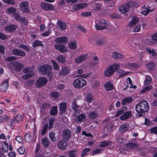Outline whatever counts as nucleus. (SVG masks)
<instances>
[{"instance_id":"f257e3e1","label":"nucleus","mask_w":157,"mask_h":157,"mask_svg":"<svg viewBox=\"0 0 157 157\" xmlns=\"http://www.w3.org/2000/svg\"><path fill=\"white\" fill-rule=\"evenodd\" d=\"M141 64L136 63H130L126 64H119L116 63L108 67L104 72V75L106 77H109L112 75L115 71L121 66L123 68L131 69L132 68L137 67H140Z\"/></svg>"},{"instance_id":"f03ea898","label":"nucleus","mask_w":157,"mask_h":157,"mask_svg":"<svg viewBox=\"0 0 157 157\" xmlns=\"http://www.w3.org/2000/svg\"><path fill=\"white\" fill-rule=\"evenodd\" d=\"M149 108L148 103L145 101H142L136 106L135 109L139 116H143Z\"/></svg>"},{"instance_id":"7ed1b4c3","label":"nucleus","mask_w":157,"mask_h":157,"mask_svg":"<svg viewBox=\"0 0 157 157\" xmlns=\"http://www.w3.org/2000/svg\"><path fill=\"white\" fill-rule=\"evenodd\" d=\"M52 69V67L50 65H44L40 67L39 71L42 75H47L50 78V80L52 77V75L51 72Z\"/></svg>"},{"instance_id":"20e7f679","label":"nucleus","mask_w":157,"mask_h":157,"mask_svg":"<svg viewBox=\"0 0 157 157\" xmlns=\"http://www.w3.org/2000/svg\"><path fill=\"white\" fill-rule=\"evenodd\" d=\"M86 81L82 78H78L75 80L73 82L74 87L77 89H81L86 85Z\"/></svg>"},{"instance_id":"39448f33","label":"nucleus","mask_w":157,"mask_h":157,"mask_svg":"<svg viewBox=\"0 0 157 157\" xmlns=\"http://www.w3.org/2000/svg\"><path fill=\"white\" fill-rule=\"evenodd\" d=\"M48 81L47 79L45 78H40L36 82L35 86L37 88L41 87L46 85Z\"/></svg>"},{"instance_id":"423d86ee","label":"nucleus","mask_w":157,"mask_h":157,"mask_svg":"<svg viewBox=\"0 0 157 157\" xmlns=\"http://www.w3.org/2000/svg\"><path fill=\"white\" fill-rule=\"evenodd\" d=\"M16 9L13 7H10L6 10L7 12L9 13H14L13 16L15 19L17 20H20V16L19 13H14L16 12Z\"/></svg>"},{"instance_id":"0eeeda50","label":"nucleus","mask_w":157,"mask_h":157,"mask_svg":"<svg viewBox=\"0 0 157 157\" xmlns=\"http://www.w3.org/2000/svg\"><path fill=\"white\" fill-rule=\"evenodd\" d=\"M87 55L82 54L78 56L75 59V62L77 64H80L85 61L87 58Z\"/></svg>"},{"instance_id":"6e6552de","label":"nucleus","mask_w":157,"mask_h":157,"mask_svg":"<svg viewBox=\"0 0 157 157\" xmlns=\"http://www.w3.org/2000/svg\"><path fill=\"white\" fill-rule=\"evenodd\" d=\"M106 21L105 20H101L100 21L99 24L96 25V29L97 30H102L106 29Z\"/></svg>"},{"instance_id":"1a4fd4ad","label":"nucleus","mask_w":157,"mask_h":157,"mask_svg":"<svg viewBox=\"0 0 157 157\" xmlns=\"http://www.w3.org/2000/svg\"><path fill=\"white\" fill-rule=\"evenodd\" d=\"M29 3L27 2H24L21 4V10L24 13H28L30 11V9L28 6Z\"/></svg>"},{"instance_id":"9d476101","label":"nucleus","mask_w":157,"mask_h":157,"mask_svg":"<svg viewBox=\"0 0 157 157\" xmlns=\"http://www.w3.org/2000/svg\"><path fill=\"white\" fill-rule=\"evenodd\" d=\"M40 6L42 9L46 10H52L54 8L52 5L46 2L41 3Z\"/></svg>"},{"instance_id":"9b49d317","label":"nucleus","mask_w":157,"mask_h":157,"mask_svg":"<svg viewBox=\"0 0 157 157\" xmlns=\"http://www.w3.org/2000/svg\"><path fill=\"white\" fill-rule=\"evenodd\" d=\"M130 9V6L128 4H125L120 6L119 10L120 12L122 13L127 12Z\"/></svg>"},{"instance_id":"f8f14e48","label":"nucleus","mask_w":157,"mask_h":157,"mask_svg":"<svg viewBox=\"0 0 157 157\" xmlns=\"http://www.w3.org/2000/svg\"><path fill=\"white\" fill-rule=\"evenodd\" d=\"M54 47L56 49L59 50L62 53L66 52L68 50L67 48L63 45L56 44L54 45Z\"/></svg>"},{"instance_id":"ddd939ff","label":"nucleus","mask_w":157,"mask_h":157,"mask_svg":"<svg viewBox=\"0 0 157 157\" xmlns=\"http://www.w3.org/2000/svg\"><path fill=\"white\" fill-rule=\"evenodd\" d=\"M71 136L70 131L68 129H66L63 131V136L64 139L68 140L69 139Z\"/></svg>"},{"instance_id":"4468645a","label":"nucleus","mask_w":157,"mask_h":157,"mask_svg":"<svg viewBox=\"0 0 157 157\" xmlns=\"http://www.w3.org/2000/svg\"><path fill=\"white\" fill-rule=\"evenodd\" d=\"M9 80L7 79L5 81H4L1 87V90L2 92L5 91L8 89L9 86L8 82Z\"/></svg>"},{"instance_id":"2eb2a0df","label":"nucleus","mask_w":157,"mask_h":157,"mask_svg":"<svg viewBox=\"0 0 157 157\" xmlns=\"http://www.w3.org/2000/svg\"><path fill=\"white\" fill-rule=\"evenodd\" d=\"M132 113L130 111H128L125 112L120 117V119L122 121H125L131 117Z\"/></svg>"},{"instance_id":"dca6fc26","label":"nucleus","mask_w":157,"mask_h":157,"mask_svg":"<svg viewBox=\"0 0 157 157\" xmlns=\"http://www.w3.org/2000/svg\"><path fill=\"white\" fill-rule=\"evenodd\" d=\"M67 103L66 102H62L59 104V110L61 113L65 112L67 109Z\"/></svg>"},{"instance_id":"f3484780","label":"nucleus","mask_w":157,"mask_h":157,"mask_svg":"<svg viewBox=\"0 0 157 157\" xmlns=\"http://www.w3.org/2000/svg\"><path fill=\"white\" fill-rule=\"evenodd\" d=\"M57 43H66L68 41V39L66 37L57 38L55 40Z\"/></svg>"},{"instance_id":"a211bd4d","label":"nucleus","mask_w":157,"mask_h":157,"mask_svg":"<svg viewBox=\"0 0 157 157\" xmlns=\"http://www.w3.org/2000/svg\"><path fill=\"white\" fill-rule=\"evenodd\" d=\"M104 88L107 91H110L114 89L113 84L109 81L106 82L104 85Z\"/></svg>"},{"instance_id":"6ab92c4d","label":"nucleus","mask_w":157,"mask_h":157,"mask_svg":"<svg viewBox=\"0 0 157 157\" xmlns=\"http://www.w3.org/2000/svg\"><path fill=\"white\" fill-rule=\"evenodd\" d=\"M70 71L68 67H64L61 68L60 71L59 73V75H64L68 74Z\"/></svg>"},{"instance_id":"aec40b11","label":"nucleus","mask_w":157,"mask_h":157,"mask_svg":"<svg viewBox=\"0 0 157 157\" xmlns=\"http://www.w3.org/2000/svg\"><path fill=\"white\" fill-rule=\"evenodd\" d=\"M67 145L65 141L62 140L59 141L58 143V147L61 149L65 150L66 148Z\"/></svg>"},{"instance_id":"412c9836","label":"nucleus","mask_w":157,"mask_h":157,"mask_svg":"<svg viewBox=\"0 0 157 157\" xmlns=\"http://www.w3.org/2000/svg\"><path fill=\"white\" fill-rule=\"evenodd\" d=\"M73 108L75 112L74 113V116L75 117L77 116L78 114L80 113V111L78 109L79 107V106L74 102L73 103Z\"/></svg>"},{"instance_id":"4be33fe9","label":"nucleus","mask_w":157,"mask_h":157,"mask_svg":"<svg viewBox=\"0 0 157 157\" xmlns=\"http://www.w3.org/2000/svg\"><path fill=\"white\" fill-rule=\"evenodd\" d=\"M139 22V18L137 17H132V21L129 22V26L130 27H132Z\"/></svg>"},{"instance_id":"5701e85b","label":"nucleus","mask_w":157,"mask_h":157,"mask_svg":"<svg viewBox=\"0 0 157 157\" xmlns=\"http://www.w3.org/2000/svg\"><path fill=\"white\" fill-rule=\"evenodd\" d=\"M17 28V27L15 25H10L6 26L5 30L8 32L11 33L14 31Z\"/></svg>"},{"instance_id":"b1692460","label":"nucleus","mask_w":157,"mask_h":157,"mask_svg":"<svg viewBox=\"0 0 157 157\" xmlns=\"http://www.w3.org/2000/svg\"><path fill=\"white\" fill-rule=\"evenodd\" d=\"M87 6V5L86 3H83L74 5L73 6V8L75 10H77L86 7Z\"/></svg>"},{"instance_id":"393cba45","label":"nucleus","mask_w":157,"mask_h":157,"mask_svg":"<svg viewBox=\"0 0 157 157\" xmlns=\"http://www.w3.org/2000/svg\"><path fill=\"white\" fill-rule=\"evenodd\" d=\"M138 147V145L135 143H131L126 144V147L128 150L136 148Z\"/></svg>"},{"instance_id":"a878e982","label":"nucleus","mask_w":157,"mask_h":157,"mask_svg":"<svg viewBox=\"0 0 157 157\" xmlns=\"http://www.w3.org/2000/svg\"><path fill=\"white\" fill-rule=\"evenodd\" d=\"M155 64L154 62H150L146 64V67L149 70H152L154 69Z\"/></svg>"},{"instance_id":"bb28decb","label":"nucleus","mask_w":157,"mask_h":157,"mask_svg":"<svg viewBox=\"0 0 157 157\" xmlns=\"http://www.w3.org/2000/svg\"><path fill=\"white\" fill-rule=\"evenodd\" d=\"M57 25L59 27L61 30H65L66 28V24L62 21H59L57 22Z\"/></svg>"},{"instance_id":"cd10ccee","label":"nucleus","mask_w":157,"mask_h":157,"mask_svg":"<svg viewBox=\"0 0 157 157\" xmlns=\"http://www.w3.org/2000/svg\"><path fill=\"white\" fill-rule=\"evenodd\" d=\"M132 100V98L131 97L126 98L123 99L122 101V104L123 105H126L127 104L129 103Z\"/></svg>"},{"instance_id":"c85d7f7f","label":"nucleus","mask_w":157,"mask_h":157,"mask_svg":"<svg viewBox=\"0 0 157 157\" xmlns=\"http://www.w3.org/2000/svg\"><path fill=\"white\" fill-rule=\"evenodd\" d=\"M68 47L71 49H74L77 47L76 43L75 41H71L68 43Z\"/></svg>"},{"instance_id":"c756f323","label":"nucleus","mask_w":157,"mask_h":157,"mask_svg":"<svg viewBox=\"0 0 157 157\" xmlns=\"http://www.w3.org/2000/svg\"><path fill=\"white\" fill-rule=\"evenodd\" d=\"M112 57L113 58L115 59H118L123 58V56L122 54L117 52H114L112 55Z\"/></svg>"},{"instance_id":"7c9ffc66","label":"nucleus","mask_w":157,"mask_h":157,"mask_svg":"<svg viewBox=\"0 0 157 157\" xmlns=\"http://www.w3.org/2000/svg\"><path fill=\"white\" fill-rule=\"evenodd\" d=\"M25 140L26 142L28 143L32 141V136L29 133H26L24 136Z\"/></svg>"},{"instance_id":"2f4dec72","label":"nucleus","mask_w":157,"mask_h":157,"mask_svg":"<svg viewBox=\"0 0 157 157\" xmlns=\"http://www.w3.org/2000/svg\"><path fill=\"white\" fill-rule=\"evenodd\" d=\"M149 11V10L148 9L147 7H146L145 6H143L142 7L141 12L142 14H143L144 16H146L148 13Z\"/></svg>"},{"instance_id":"473e14b6","label":"nucleus","mask_w":157,"mask_h":157,"mask_svg":"<svg viewBox=\"0 0 157 157\" xmlns=\"http://www.w3.org/2000/svg\"><path fill=\"white\" fill-rule=\"evenodd\" d=\"M42 145L45 147H47L49 145V140L47 138H43L41 141Z\"/></svg>"},{"instance_id":"72a5a7b5","label":"nucleus","mask_w":157,"mask_h":157,"mask_svg":"<svg viewBox=\"0 0 157 157\" xmlns=\"http://www.w3.org/2000/svg\"><path fill=\"white\" fill-rule=\"evenodd\" d=\"M126 82H127V85L130 84V87L131 88H133L134 89H135L136 88V86H133L132 84V80L130 78L128 77L126 79Z\"/></svg>"},{"instance_id":"f704fd0d","label":"nucleus","mask_w":157,"mask_h":157,"mask_svg":"<svg viewBox=\"0 0 157 157\" xmlns=\"http://www.w3.org/2000/svg\"><path fill=\"white\" fill-rule=\"evenodd\" d=\"M86 118V115L84 114H82L79 115L77 117L78 121L82 122L84 121Z\"/></svg>"},{"instance_id":"c9c22d12","label":"nucleus","mask_w":157,"mask_h":157,"mask_svg":"<svg viewBox=\"0 0 157 157\" xmlns=\"http://www.w3.org/2000/svg\"><path fill=\"white\" fill-rule=\"evenodd\" d=\"M146 51L150 54H151L153 56H155L157 55L156 52L153 49H151L149 48H146Z\"/></svg>"},{"instance_id":"e433bc0d","label":"nucleus","mask_w":157,"mask_h":157,"mask_svg":"<svg viewBox=\"0 0 157 157\" xmlns=\"http://www.w3.org/2000/svg\"><path fill=\"white\" fill-rule=\"evenodd\" d=\"M111 142L108 141H102L100 145V147H103L110 145Z\"/></svg>"},{"instance_id":"4c0bfd02","label":"nucleus","mask_w":157,"mask_h":157,"mask_svg":"<svg viewBox=\"0 0 157 157\" xmlns=\"http://www.w3.org/2000/svg\"><path fill=\"white\" fill-rule=\"evenodd\" d=\"M58 112V108L57 106H53L52 108L50 113L52 115H55Z\"/></svg>"},{"instance_id":"58836bf2","label":"nucleus","mask_w":157,"mask_h":157,"mask_svg":"<svg viewBox=\"0 0 157 157\" xmlns=\"http://www.w3.org/2000/svg\"><path fill=\"white\" fill-rule=\"evenodd\" d=\"M34 67H25L23 69V71L25 73H33V71Z\"/></svg>"},{"instance_id":"ea45409f","label":"nucleus","mask_w":157,"mask_h":157,"mask_svg":"<svg viewBox=\"0 0 157 157\" xmlns=\"http://www.w3.org/2000/svg\"><path fill=\"white\" fill-rule=\"evenodd\" d=\"M57 60L58 61L62 63H64L66 62V58L63 56H58L57 58Z\"/></svg>"},{"instance_id":"a19ab883","label":"nucleus","mask_w":157,"mask_h":157,"mask_svg":"<svg viewBox=\"0 0 157 157\" xmlns=\"http://www.w3.org/2000/svg\"><path fill=\"white\" fill-rule=\"evenodd\" d=\"M12 66L15 68V70L17 71L20 70V64L16 62H13L12 63Z\"/></svg>"},{"instance_id":"79ce46f5","label":"nucleus","mask_w":157,"mask_h":157,"mask_svg":"<svg viewBox=\"0 0 157 157\" xmlns=\"http://www.w3.org/2000/svg\"><path fill=\"white\" fill-rule=\"evenodd\" d=\"M98 116L97 113L92 111L89 114V117L90 119H94L97 118Z\"/></svg>"},{"instance_id":"37998d69","label":"nucleus","mask_w":157,"mask_h":157,"mask_svg":"<svg viewBox=\"0 0 157 157\" xmlns=\"http://www.w3.org/2000/svg\"><path fill=\"white\" fill-rule=\"evenodd\" d=\"M128 125L126 124H124L121 125L119 129V131L123 132L127 130L128 128Z\"/></svg>"},{"instance_id":"c03bdc74","label":"nucleus","mask_w":157,"mask_h":157,"mask_svg":"<svg viewBox=\"0 0 157 157\" xmlns=\"http://www.w3.org/2000/svg\"><path fill=\"white\" fill-rule=\"evenodd\" d=\"M151 82V78L150 76H147L144 81L145 85L150 84Z\"/></svg>"},{"instance_id":"a18cd8bd","label":"nucleus","mask_w":157,"mask_h":157,"mask_svg":"<svg viewBox=\"0 0 157 157\" xmlns=\"http://www.w3.org/2000/svg\"><path fill=\"white\" fill-rule=\"evenodd\" d=\"M152 88V86L151 85H149L145 87L143 89L140 91V92L142 94H144L146 91L151 89Z\"/></svg>"},{"instance_id":"49530a36","label":"nucleus","mask_w":157,"mask_h":157,"mask_svg":"<svg viewBox=\"0 0 157 157\" xmlns=\"http://www.w3.org/2000/svg\"><path fill=\"white\" fill-rule=\"evenodd\" d=\"M49 137L52 142H54L56 140V137L55 136V133L52 132H51L49 133Z\"/></svg>"},{"instance_id":"de8ad7c7","label":"nucleus","mask_w":157,"mask_h":157,"mask_svg":"<svg viewBox=\"0 0 157 157\" xmlns=\"http://www.w3.org/2000/svg\"><path fill=\"white\" fill-rule=\"evenodd\" d=\"M48 127V124H46L44 125L43 128L42 130L41 134L42 135H44L47 131Z\"/></svg>"},{"instance_id":"09e8293b","label":"nucleus","mask_w":157,"mask_h":157,"mask_svg":"<svg viewBox=\"0 0 157 157\" xmlns=\"http://www.w3.org/2000/svg\"><path fill=\"white\" fill-rule=\"evenodd\" d=\"M59 93L56 92H53L51 94V96L54 99H56L59 97Z\"/></svg>"},{"instance_id":"8fccbe9b","label":"nucleus","mask_w":157,"mask_h":157,"mask_svg":"<svg viewBox=\"0 0 157 157\" xmlns=\"http://www.w3.org/2000/svg\"><path fill=\"white\" fill-rule=\"evenodd\" d=\"M91 149L90 148H86L83 149L81 154V156L83 157L85 156L87 153V152L89 151Z\"/></svg>"},{"instance_id":"3c124183","label":"nucleus","mask_w":157,"mask_h":157,"mask_svg":"<svg viewBox=\"0 0 157 157\" xmlns=\"http://www.w3.org/2000/svg\"><path fill=\"white\" fill-rule=\"evenodd\" d=\"M55 121V119L54 118L52 117V118L49 121V128H48L51 129L53 127V124L54 122Z\"/></svg>"},{"instance_id":"603ef678","label":"nucleus","mask_w":157,"mask_h":157,"mask_svg":"<svg viewBox=\"0 0 157 157\" xmlns=\"http://www.w3.org/2000/svg\"><path fill=\"white\" fill-rule=\"evenodd\" d=\"M51 62H52L54 69L55 70H58L59 69V66L54 60H52Z\"/></svg>"},{"instance_id":"864d4df0","label":"nucleus","mask_w":157,"mask_h":157,"mask_svg":"<svg viewBox=\"0 0 157 157\" xmlns=\"http://www.w3.org/2000/svg\"><path fill=\"white\" fill-rule=\"evenodd\" d=\"M2 149L4 152H7L8 151V144L6 143L2 145Z\"/></svg>"},{"instance_id":"5fc2aeb1","label":"nucleus","mask_w":157,"mask_h":157,"mask_svg":"<svg viewBox=\"0 0 157 157\" xmlns=\"http://www.w3.org/2000/svg\"><path fill=\"white\" fill-rule=\"evenodd\" d=\"M92 61L93 62L92 64L94 65H96L99 63V60L97 57L95 56L93 57L92 59Z\"/></svg>"},{"instance_id":"6e6d98bb","label":"nucleus","mask_w":157,"mask_h":157,"mask_svg":"<svg viewBox=\"0 0 157 157\" xmlns=\"http://www.w3.org/2000/svg\"><path fill=\"white\" fill-rule=\"evenodd\" d=\"M42 44L41 42L38 40H36L33 43V47H36L38 46H40Z\"/></svg>"},{"instance_id":"4d7b16f0","label":"nucleus","mask_w":157,"mask_h":157,"mask_svg":"<svg viewBox=\"0 0 157 157\" xmlns=\"http://www.w3.org/2000/svg\"><path fill=\"white\" fill-rule=\"evenodd\" d=\"M5 3L11 5H13L15 3L14 0H2Z\"/></svg>"},{"instance_id":"13d9d810","label":"nucleus","mask_w":157,"mask_h":157,"mask_svg":"<svg viewBox=\"0 0 157 157\" xmlns=\"http://www.w3.org/2000/svg\"><path fill=\"white\" fill-rule=\"evenodd\" d=\"M34 73L29 74L27 75H25L23 76L22 77V78L23 79H27L30 78L31 77L34 76Z\"/></svg>"},{"instance_id":"bf43d9fd","label":"nucleus","mask_w":157,"mask_h":157,"mask_svg":"<svg viewBox=\"0 0 157 157\" xmlns=\"http://www.w3.org/2000/svg\"><path fill=\"white\" fill-rule=\"evenodd\" d=\"M93 97L90 94H89L87 95L86 98V101L87 102L90 103L93 100Z\"/></svg>"},{"instance_id":"052dcab7","label":"nucleus","mask_w":157,"mask_h":157,"mask_svg":"<svg viewBox=\"0 0 157 157\" xmlns=\"http://www.w3.org/2000/svg\"><path fill=\"white\" fill-rule=\"evenodd\" d=\"M17 59V57L16 56H10L6 58L5 59L7 61H10L16 60Z\"/></svg>"},{"instance_id":"680f3d73","label":"nucleus","mask_w":157,"mask_h":157,"mask_svg":"<svg viewBox=\"0 0 157 157\" xmlns=\"http://www.w3.org/2000/svg\"><path fill=\"white\" fill-rule=\"evenodd\" d=\"M101 150L100 149H97L94 150L92 153V155H94L95 154H99L101 153Z\"/></svg>"},{"instance_id":"e2e57ef3","label":"nucleus","mask_w":157,"mask_h":157,"mask_svg":"<svg viewBox=\"0 0 157 157\" xmlns=\"http://www.w3.org/2000/svg\"><path fill=\"white\" fill-rule=\"evenodd\" d=\"M21 22L23 24V25H26L28 23V21L25 20L24 17H22L20 18V23Z\"/></svg>"},{"instance_id":"0e129e2a","label":"nucleus","mask_w":157,"mask_h":157,"mask_svg":"<svg viewBox=\"0 0 157 157\" xmlns=\"http://www.w3.org/2000/svg\"><path fill=\"white\" fill-rule=\"evenodd\" d=\"M105 43V40L103 39H99L96 42L97 44L99 45L103 44Z\"/></svg>"},{"instance_id":"69168bd1","label":"nucleus","mask_w":157,"mask_h":157,"mask_svg":"<svg viewBox=\"0 0 157 157\" xmlns=\"http://www.w3.org/2000/svg\"><path fill=\"white\" fill-rule=\"evenodd\" d=\"M150 132L151 133H154L157 134V127H154L151 128Z\"/></svg>"},{"instance_id":"338daca9","label":"nucleus","mask_w":157,"mask_h":157,"mask_svg":"<svg viewBox=\"0 0 157 157\" xmlns=\"http://www.w3.org/2000/svg\"><path fill=\"white\" fill-rule=\"evenodd\" d=\"M13 54L15 55H19L20 54V50L17 49H14L12 51Z\"/></svg>"},{"instance_id":"774afa93","label":"nucleus","mask_w":157,"mask_h":157,"mask_svg":"<svg viewBox=\"0 0 157 157\" xmlns=\"http://www.w3.org/2000/svg\"><path fill=\"white\" fill-rule=\"evenodd\" d=\"M75 151H69V157H76V155L75 153Z\"/></svg>"}]
</instances>
